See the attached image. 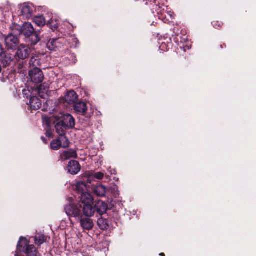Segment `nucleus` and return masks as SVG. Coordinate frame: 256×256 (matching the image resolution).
Segmentation results:
<instances>
[{
    "mask_svg": "<svg viewBox=\"0 0 256 256\" xmlns=\"http://www.w3.org/2000/svg\"><path fill=\"white\" fill-rule=\"evenodd\" d=\"M22 34L25 36L26 41L32 45L36 44L40 40L37 32L34 30L33 26L30 22L23 24Z\"/></svg>",
    "mask_w": 256,
    "mask_h": 256,
    "instance_id": "obj_1",
    "label": "nucleus"
},
{
    "mask_svg": "<svg viewBox=\"0 0 256 256\" xmlns=\"http://www.w3.org/2000/svg\"><path fill=\"white\" fill-rule=\"evenodd\" d=\"M17 250L24 252L26 256H38V252L33 244H29V242L26 238L20 237L17 246Z\"/></svg>",
    "mask_w": 256,
    "mask_h": 256,
    "instance_id": "obj_2",
    "label": "nucleus"
},
{
    "mask_svg": "<svg viewBox=\"0 0 256 256\" xmlns=\"http://www.w3.org/2000/svg\"><path fill=\"white\" fill-rule=\"evenodd\" d=\"M42 120L44 124H46L48 127L50 126V122L54 121V123H56V132L59 136H65L64 132L68 128L65 126V125L60 120V116H53L50 118L48 116H44L42 117Z\"/></svg>",
    "mask_w": 256,
    "mask_h": 256,
    "instance_id": "obj_3",
    "label": "nucleus"
},
{
    "mask_svg": "<svg viewBox=\"0 0 256 256\" xmlns=\"http://www.w3.org/2000/svg\"><path fill=\"white\" fill-rule=\"evenodd\" d=\"M82 206L81 204H70L64 208L66 214L70 218H74L76 220H79L82 215Z\"/></svg>",
    "mask_w": 256,
    "mask_h": 256,
    "instance_id": "obj_4",
    "label": "nucleus"
},
{
    "mask_svg": "<svg viewBox=\"0 0 256 256\" xmlns=\"http://www.w3.org/2000/svg\"><path fill=\"white\" fill-rule=\"evenodd\" d=\"M70 142L65 136H59L58 138L50 142V148L54 150H58L60 148H66L69 146Z\"/></svg>",
    "mask_w": 256,
    "mask_h": 256,
    "instance_id": "obj_5",
    "label": "nucleus"
},
{
    "mask_svg": "<svg viewBox=\"0 0 256 256\" xmlns=\"http://www.w3.org/2000/svg\"><path fill=\"white\" fill-rule=\"evenodd\" d=\"M30 53V48L27 45L22 44L18 46L15 57L16 58L24 60L27 58Z\"/></svg>",
    "mask_w": 256,
    "mask_h": 256,
    "instance_id": "obj_6",
    "label": "nucleus"
},
{
    "mask_svg": "<svg viewBox=\"0 0 256 256\" xmlns=\"http://www.w3.org/2000/svg\"><path fill=\"white\" fill-rule=\"evenodd\" d=\"M20 10L22 15L26 19L32 17L34 12L36 11V8L30 3H24L21 5Z\"/></svg>",
    "mask_w": 256,
    "mask_h": 256,
    "instance_id": "obj_7",
    "label": "nucleus"
},
{
    "mask_svg": "<svg viewBox=\"0 0 256 256\" xmlns=\"http://www.w3.org/2000/svg\"><path fill=\"white\" fill-rule=\"evenodd\" d=\"M29 76L32 82L39 84L43 81L44 76L42 70L38 68H34L29 72Z\"/></svg>",
    "mask_w": 256,
    "mask_h": 256,
    "instance_id": "obj_8",
    "label": "nucleus"
},
{
    "mask_svg": "<svg viewBox=\"0 0 256 256\" xmlns=\"http://www.w3.org/2000/svg\"><path fill=\"white\" fill-rule=\"evenodd\" d=\"M5 45L8 50H14L17 48L19 44L20 40L16 36L9 34L5 38Z\"/></svg>",
    "mask_w": 256,
    "mask_h": 256,
    "instance_id": "obj_9",
    "label": "nucleus"
},
{
    "mask_svg": "<svg viewBox=\"0 0 256 256\" xmlns=\"http://www.w3.org/2000/svg\"><path fill=\"white\" fill-rule=\"evenodd\" d=\"M92 190L97 196L104 197L111 191V189L110 188L106 187L102 184H99L94 186Z\"/></svg>",
    "mask_w": 256,
    "mask_h": 256,
    "instance_id": "obj_10",
    "label": "nucleus"
},
{
    "mask_svg": "<svg viewBox=\"0 0 256 256\" xmlns=\"http://www.w3.org/2000/svg\"><path fill=\"white\" fill-rule=\"evenodd\" d=\"M60 120L68 128H72L75 126V120L70 114H61Z\"/></svg>",
    "mask_w": 256,
    "mask_h": 256,
    "instance_id": "obj_11",
    "label": "nucleus"
},
{
    "mask_svg": "<svg viewBox=\"0 0 256 256\" xmlns=\"http://www.w3.org/2000/svg\"><path fill=\"white\" fill-rule=\"evenodd\" d=\"M76 151L72 149H69L60 152V160L64 162L70 158H76Z\"/></svg>",
    "mask_w": 256,
    "mask_h": 256,
    "instance_id": "obj_12",
    "label": "nucleus"
},
{
    "mask_svg": "<svg viewBox=\"0 0 256 256\" xmlns=\"http://www.w3.org/2000/svg\"><path fill=\"white\" fill-rule=\"evenodd\" d=\"M68 172L72 174H77L80 170L81 166L76 160H70L67 167Z\"/></svg>",
    "mask_w": 256,
    "mask_h": 256,
    "instance_id": "obj_13",
    "label": "nucleus"
},
{
    "mask_svg": "<svg viewBox=\"0 0 256 256\" xmlns=\"http://www.w3.org/2000/svg\"><path fill=\"white\" fill-rule=\"evenodd\" d=\"M77 220L80 222V226L84 230H90L94 226L92 220L88 218H83L82 215L80 218Z\"/></svg>",
    "mask_w": 256,
    "mask_h": 256,
    "instance_id": "obj_14",
    "label": "nucleus"
},
{
    "mask_svg": "<svg viewBox=\"0 0 256 256\" xmlns=\"http://www.w3.org/2000/svg\"><path fill=\"white\" fill-rule=\"evenodd\" d=\"M78 198L82 204H92L94 200L93 198L92 195L88 192L82 193L80 194L77 196Z\"/></svg>",
    "mask_w": 256,
    "mask_h": 256,
    "instance_id": "obj_15",
    "label": "nucleus"
},
{
    "mask_svg": "<svg viewBox=\"0 0 256 256\" xmlns=\"http://www.w3.org/2000/svg\"><path fill=\"white\" fill-rule=\"evenodd\" d=\"M29 108L31 110H36L39 109L41 106L40 100L36 96H31L28 104Z\"/></svg>",
    "mask_w": 256,
    "mask_h": 256,
    "instance_id": "obj_16",
    "label": "nucleus"
},
{
    "mask_svg": "<svg viewBox=\"0 0 256 256\" xmlns=\"http://www.w3.org/2000/svg\"><path fill=\"white\" fill-rule=\"evenodd\" d=\"M84 214L87 217H91L94 216L95 212L94 207H93L92 204H86L82 206Z\"/></svg>",
    "mask_w": 256,
    "mask_h": 256,
    "instance_id": "obj_17",
    "label": "nucleus"
},
{
    "mask_svg": "<svg viewBox=\"0 0 256 256\" xmlns=\"http://www.w3.org/2000/svg\"><path fill=\"white\" fill-rule=\"evenodd\" d=\"M78 99V95L74 90L68 92L64 96V100L68 104L74 103Z\"/></svg>",
    "mask_w": 256,
    "mask_h": 256,
    "instance_id": "obj_18",
    "label": "nucleus"
},
{
    "mask_svg": "<svg viewBox=\"0 0 256 256\" xmlns=\"http://www.w3.org/2000/svg\"><path fill=\"white\" fill-rule=\"evenodd\" d=\"M94 208L95 212L96 211L100 215H102L106 212L107 205L102 200H98L96 203Z\"/></svg>",
    "mask_w": 256,
    "mask_h": 256,
    "instance_id": "obj_19",
    "label": "nucleus"
},
{
    "mask_svg": "<svg viewBox=\"0 0 256 256\" xmlns=\"http://www.w3.org/2000/svg\"><path fill=\"white\" fill-rule=\"evenodd\" d=\"M74 110L78 113L84 115L88 110V108L86 103L80 102L74 104Z\"/></svg>",
    "mask_w": 256,
    "mask_h": 256,
    "instance_id": "obj_20",
    "label": "nucleus"
},
{
    "mask_svg": "<svg viewBox=\"0 0 256 256\" xmlns=\"http://www.w3.org/2000/svg\"><path fill=\"white\" fill-rule=\"evenodd\" d=\"M88 186L82 181L79 182L77 183L76 186V191L78 194H80L82 193L86 192L88 191Z\"/></svg>",
    "mask_w": 256,
    "mask_h": 256,
    "instance_id": "obj_21",
    "label": "nucleus"
},
{
    "mask_svg": "<svg viewBox=\"0 0 256 256\" xmlns=\"http://www.w3.org/2000/svg\"><path fill=\"white\" fill-rule=\"evenodd\" d=\"M61 40L60 38L50 40L46 44L48 48L50 50H54L58 46V44L61 43Z\"/></svg>",
    "mask_w": 256,
    "mask_h": 256,
    "instance_id": "obj_22",
    "label": "nucleus"
},
{
    "mask_svg": "<svg viewBox=\"0 0 256 256\" xmlns=\"http://www.w3.org/2000/svg\"><path fill=\"white\" fill-rule=\"evenodd\" d=\"M46 18L43 16H36L34 19V22L39 26H42L46 24Z\"/></svg>",
    "mask_w": 256,
    "mask_h": 256,
    "instance_id": "obj_23",
    "label": "nucleus"
},
{
    "mask_svg": "<svg viewBox=\"0 0 256 256\" xmlns=\"http://www.w3.org/2000/svg\"><path fill=\"white\" fill-rule=\"evenodd\" d=\"M104 177V174L102 172L92 173L89 175L88 178V183H91V178H96L98 180H102Z\"/></svg>",
    "mask_w": 256,
    "mask_h": 256,
    "instance_id": "obj_24",
    "label": "nucleus"
},
{
    "mask_svg": "<svg viewBox=\"0 0 256 256\" xmlns=\"http://www.w3.org/2000/svg\"><path fill=\"white\" fill-rule=\"evenodd\" d=\"M13 61L14 59L10 56L6 55L2 58L1 60V63L4 67L6 68L11 64Z\"/></svg>",
    "mask_w": 256,
    "mask_h": 256,
    "instance_id": "obj_25",
    "label": "nucleus"
},
{
    "mask_svg": "<svg viewBox=\"0 0 256 256\" xmlns=\"http://www.w3.org/2000/svg\"><path fill=\"white\" fill-rule=\"evenodd\" d=\"M11 34L18 36V35L22 34V26L17 24H14L12 26Z\"/></svg>",
    "mask_w": 256,
    "mask_h": 256,
    "instance_id": "obj_26",
    "label": "nucleus"
},
{
    "mask_svg": "<svg viewBox=\"0 0 256 256\" xmlns=\"http://www.w3.org/2000/svg\"><path fill=\"white\" fill-rule=\"evenodd\" d=\"M40 60L38 56H32L31 58L29 64L30 66L34 67V68H38L40 65Z\"/></svg>",
    "mask_w": 256,
    "mask_h": 256,
    "instance_id": "obj_27",
    "label": "nucleus"
},
{
    "mask_svg": "<svg viewBox=\"0 0 256 256\" xmlns=\"http://www.w3.org/2000/svg\"><path fill=\"white\" fill-rule=\"evenodd\" d=\"M48 22L50 27L52 30H54L58 28V22L56 20H53L52 18L48 20Z\"/></svg>",
    "mask_w": 256,
    "mask_h": 256,
    "instance_id": "obj_28",
    "label": "nucleus"
},
{
    "mask_svg": "<svg viewBox=\"0 0 256 256\" xmlns=\"http://www.w3.org/2000/svg\"><path fill=\"white\" fill-rule=\"evenodd\" d=\"M98 224L100 228L102 230H106L107 228L108 225L106 222L102 218L98 219Z\"/></svg>",
    "mask_w": 256,
    "mask_h": 256,
    "instance_id": "obj_29",
    "label": "nucleus"
},
{
    "mask_svg": "<svg viewBox=\"0 0 256 256\" xmlns=\"http://www.w3.org/2000/svg\"><path fill=\"white\" fill-rule=\"evenodd\" d=\"M45 242V237L44 236H40L35 238V243L36 244L40 245Z\"/></svg>",
    "mask_w": 256,
    "mask_h": 256,
    "instance_id": "obj_30",
    "label": "nucleus"
},
{
    "mask_svg": "<svg viewBox=\"0 0 256 256\" xmlns=\"http://www.w3.org/2000/svg\"><path fill=\"white\" fill-rule=\"evenodd\" d=\"M212 24L214 27L215 28H220L222 25V24L221 22H212Z\"/></svg>",
    "mask_w": 256,
    "mask_h": 256,
    "instance_id": "obj_31",
    "label": "nucleus"
},
{
    "mask_svg": "<svg viewBox=\"0 0 256 256\" xmlns=\"http://www.w3.org/2000/svg\"><path fill=\"white\" fill-rule=\"evenodd\" d=\"M46 136L47 137H48V138H52L53 137L52 132L49 128H48V130H46Z\"/></svg>",
    "mask_w": 256,
    "mask_h": 256,
    "instance_id": "obj_32",
    "label": "nucleus"
},
{
    "mask_svg": "<svg viewBox=\"0 0 256 256\" xmlns=\"http://www.w3.org/2000/svg\"><path fill=\"white\" fill-rule=\"evenodd\" d=\"M30 92L28 90L24 89L22 90V94L24 95L26 98H28V96H30Z\"/></svg>",
    "mask_w": 256,
    "mask_h": 256,
    "instance_id": "obj_33",
    "label": "nucleus"
},
{
    "mask_svg": "<svg viewBox=\"0 0 256 256\" xmlns=\"http://www.w3.org/2000/svg\"><path fill=\"white\" fill-rule=\"evenodd\" d=\"M108 170L111 174H116V170L114 169H111V168H109Z\"/></svg>",
    "mask_w": 256,
    "mask_h": 256,
    "instance_id": "obj_34",
    "label": "nucleus"
},
{
    "mask_svg": "<svg viewBox=\"0 0 256 256\" xmlns=\"http://www.w3.org/2000/svg\"><path fill=\"white\" fill-rule=\"evenodd\" d=\"M3 52V48L2 44H0V54Z\"/></svg>",
    "mask_w": 256,
    "mask_h": 256,
    "instance_id": "obj_35",
    "label": "nucleus"
},
{
    "mask_svg": "<svg viewBox=\"0 0 256 256\" xmlns=\"http://www.w3.org/2000/svg\"><path fill=\"white\" fill-rule=\"evenodd\" d=\"M42 140L45 143V144H47V141H46V138L44 137V136H42Z\"/></svg>",
    "mask_w": 256,
    "mask_h": 256,
    "instance_id": "obj_36",
    "label": "nucleus"
},
{
    "mask_svg": "<svg viewBox=\"0 0 256 256\" xmlns=\"http://www.w3.org/2000/svg\"><path fill=\"white\" fill-rule=\"evenodd\" d=\"M18 66H19L20 69L22 68H23V64H20Z\"/></svg>",
    "mask_w": 256,
    "mask_h": 256,
    "instance_id": "obj_37",
    "label": "nucleus"
},
{
    "mask_svg": "<svg viewBox=\"0 0 256 256\" xmlns=\"http://www.w3.org/2000/svg\"><path fill=\"white\" fill-rule=\"evenodd\" d=\"M160 256H165V254H164V253H160Z\"/></svg>",
    "mask_w": 256,
    "mask_h": 256,
    "instance_id": "obj_38",
    "label": "nucleus"
},
{
    "mask_svg": "<svg viewBox=\"0 0 256 256\" xmlns=\"http://www.w3.org/2000/svg\"><path fill=\"white\" fill-rule=\"evenodd\" d=\"M1 72H2V66L0 65V73Z\"/></svg>",
    "mask_w": 256,
    "mask_h": 256,
    "instance_id": "obj_39",
    "label": "nucleus"
},
{
    "mask_svg": "<svg viewBox=\"0 0 256 256\" xmlns=\"http://www.w3.org/2000/svg\"><path fill=\"white\" fill-rule=\"evenodd\" d=\"M172 14H173L172 12V14L170 13V14H170V17H172Z\"/></svg>",
    "mask_w": 256,
    "mask_h": 256,
    "instance_id": "obj_40",
    "label": "nucleus"
},
{
    "mask_svg": "<svg viewBox=\"0 0 256 256\" xmlns=\"http://www.w3.org/2000/svg\"><path fill=\"white\" fill-rule=\"evenodd\" d=\"M22 72V70H18V72Z\"/></svg>",
    "mask_w": 256,
    "mask_h": 256,
    "instance_id": "obj_41",
    "label": "nucleus"
},
{
    "mask_svg": "<svg viewBox=\"0 0 256 256\" xmlns=\"http://www.w3.org/2000/svg\"><path fill=\"white\" fill-rule=\"evenodd\" d=\"M16 256H18L17 254H16Z\"/></svg>",
    "mask_w": 256,
    "mask_h": 256,
    "instance_id": "obj_42",
    "label": "nucleus"
}]
</instances>
